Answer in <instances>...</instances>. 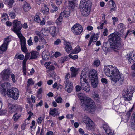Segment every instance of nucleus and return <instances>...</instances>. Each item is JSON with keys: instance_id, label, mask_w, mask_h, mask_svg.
<instances>
[{"instance_id": "nucleus-57", "label": "nucleus", "mask_w": 135, "mask_h": 135, "mask_svg": "<svg viewBox=\"0 0 135 135\" xmlns=\"http://www.w3.org/2000/svg\"><path fill=\"white\" fill-rule=\"evenodd\" d=\"M27 42L28 45L30 46L33 45V43L32 41L31 37H30L29 39L27 41Z\"/></svg>"}, {"instance_id": "nucleus-40", "label": "nucleus", "mask_w": 135, "mask_h": 135, "mask_svg": "<svg viewBox=\"0 0 135 135\" xmlns=\"http://www.w3.org/2000/svg\"><path fill=\"white\" fill-rule=\"evenodd\" d=\"M81 49L79 46H77L72 51V53L74 54H76L80 52Z\"/></svg>"}, {"instance_id": "nucleus-12", "label": "nucleus", "mask_w": 135, "mask_h": 135, "mask_svg": "<svg viewBox=\"0 0 135 135\" xmlns=\"http://www.w3.org/2000/svg\"><path fill=\"white\" fill-rule=\"evenodd\" d=\"M10 72L8 69H4L1 73V75L3 79L6 80L9 77Z\"/></svg>"}, {"instance_id": "nucleus-35", "label": "nucleus", "mask_w": 135, "mask_h": 135, "mask_svg": "<svg viewBox=\"0 0 135 135\" xmlns=\"http://www.w3.org/2000/svg\"><path fill=\"white\" fill-rule=\"evenodd\" d=\"M58 113L57 110L56 108H54V109H50L49 114L55 117L56 116Z\"/></svg>"}, {"instance_id": "nucleus-18", "label": "nucleus", "mask_w": 135, "mask_h": 135, "mask_svg": "<svg viewBox=\"0 0 135 135\" xmlns=\"http://www.w3.org/2000/svg\"><path fill=\"white\" fill-rule=\"evenodd\" d=\"M133 109V107H132L131 109L127 112L126 114L122 117V119L125 122H127L129 120Z\"/></svg>"}, {"instance_id": "nucleus-28", "label": "nucleus", "mask_w": 135, "mask_h": 135, "mask_svg": "<svg viewBox=\"0 0 135 135\" xmlns=\"http://www.w3.org/2000/svg\"><path fill=\"white\" fill-rule=\"evenodd\" d=\"M80 80L81 85L82 87H83V86L89 84L87 81L86 78L80 77Z\"/></svg>"}, {"instance_id": "nucleus-37", "label": "nucleus", "mask_w": 135, "mask_h": 135, "mask_svg": "<svg viewBox=\"0 0 135 135\" xmlns=\"http://www.w3.org/2000/svg\"><path fill=\"white\" fill-rule=\"evenodd\" d=\"M83 122L86 124H88L91 121V120L87 116L84 117L82 119Z\"/></svg>"}, {"instance_id": "nucleus-39", "label": "nucleus", "mask_w": 135, "mask_h": 135, "mask_svg": "<svg viewBox=\"0 0 135 135\" xmlns=\"http://www.w3.org/2000/svg\"><path fill=\"white\" fill-rule=\"evenodd\" d=\"M21 117V115L18 113L15 114L13 117V118L15 121H17Z\"/></svg>"}, {"instance_id": "nucleus-60", "label": "nucleus", "mask_w": 135, "mask_h": 135, "mask_svg": "<svg viewBox=\"0 0 135 135\" xmlns=\"http://www.w3.org/2000/svg\"><path fill=\"white\" fill-rule=\"evenodd\" d=\"M100 62L99 60H96L95 61L94 63V65L97 67L99 66L100 65Z\"/></svg>"}, {"instance_id": "nucleus-59", "label": "nucleus", "mask_w": 135, "mask_h": 135, "mask_svg": "<svg viewBox=\"0 0 135 135\" xmlns=\"http://www.w3.org/2000/svg\"><path fill=\"white\" fill-rule=\"evenodd\" d=\"M61 55V54L59 52H56L55 53L54 56L55 57L57 58Z\"/></svg>"}, {"instance_id": "nucleus-49", "label": "nucleus", "mask_w": 135, "mask_h": 135, "mask_svg": "<svg viewBox=\"0 0 135 135\" xmlns=\"http://www.w3.org/2000/svg\"><path fill=\"white\" fill-rule=\"evenodd\" d=\"M92 36H93V42H96L99 37L98 34L97 33L95 34V33H93L91 37Z\"/></svg>"}, {"instance_id": "nucleus-26", "label": "nucleus", "mask_w": 135, "mask_h": 135, "mask_svg": "<svg viewBox=\"0 0 135 135\" xmlns=\"http://www.w3.org/2000/svg\"><path fill=\"white\" fill-rule=\"evenodd\" d=\"M49 28L50 31V32L51 36L53 37L55 36L56 35V27L52 26Z\"/></svg>"}, {"instance_id": "nucleus-46", "label": "nucleus", "mask_w": 135, "mask_h": 135, "mask_svg": "<svg viewBox=\"0 0 135 135\" xmlns=\"http://www.w3.org/2000/svg\"><path fill=\"white\" fill-rule=\"evenodd\" d=\"M62 17L60 15L59 17L57 19L56 23L58 25H60L61 24V23L62 22Z\"/></svg>"}, {"instance_id": "nucleus-33", "label": "nucleus", "mask_w": 135, "mask_h": 135, "mask_svg": "<svg viewBox=\"0 0 135 135\" xmlns=\"http://www.w3.org/2000/svg\"><path fill=\"white\" fill-rule=\"evenodd\" d=\"M31 58L32 59H35L38 57L39 55V53L36 51H32L31 52Z\"/></svg>"}, {"instance_id": "nucleus-7", "label": "nucleus", "mask_w": 135, "mask_h": 135, "mask_svg": "<svg viewBox=\"0 0 135 135\" xmlns=\"http://www.w3.org/2000/svg\"><path fill=\"white\" fill-rule=\"evenodd\" d=\"M7 95L14 100H17L19 97V91L17 89L12 88L7 90Z\"/></svg>"}, {"instance_id": "nucleus-13", "label": "nucleus", "mask_w": 135, "mask_h": 135, "mask_svg": "<svg viewBox=\"0 0 135 135\" xmlns=\"http://www.w3.org/2000/svg\"><path fill=\"white\" fill-rule=\"evenodd\" d=\"M65 89L68 93H70L72 91L73 87L72 83L70 81H66L65 83Z\"/></svg>"}, {"instance_id": "nucleus-23", "label": "nucleus", "mask_w": 135, "mask_h": 135, "mask_svg": "<svg viewBox=\"0 0 135 135\" xmlns=\"http://www.w3.org/2000/svg\"><path fill=\"white\" fill-rule=\"evenodd\" d=\"M40 11L44 15H47L49 14V9L46 4L42 7Z\"/></svg>"}, {"instance_id": "nucleus-8", "label": "nucleus", "mask_w": 135, "mask_h": 135, "mask_svg": "<svg viewBox=\"0 0 135 135\" xmlns=\"http://www.w3.org/2000/svg\"><path fill=\"white\" fill-rule=\"evenodd\" d=\"M71 30L74 34L79 35L83 31L82 27L79 24H76L72 27Z\"/></svg>"}, {"instance_id": "nucleus-43", "label": "nucleus", "mask_w": 135, "mask_h": 135, "mask_svg": "<svg viewBox=\"0 0 135 135\" xmlns=\"http://www.w3.org/2000/svg\"><path fill=\"white\" fill-rule=\"evenodd\" d=\"M8 15L6 13H3L1 16V19L2 20H7L8 19Z\"/></svg>"}, {"instance_id": "nucleus-10", "label": "nucleus", "mask_w": 135, "mask_h": 135, "mask_svg": "<svg viewBox=\"0 0 135 135\" xmlns=\"http://www.w3.org/2000/svg\"><path fill=\"white\" fill-rule=\"evenodd\" d=\"M82 14L85 16H87L90 12L91 6H84L80 7Z\"/></svg>"}, {"instance_id": "nucleus-1", "label": "nucleus", "mask_w": 135, "mask_h": 135, "mask_svg": "<svg viewBox=\"0 0 135 135\" xmlns=\"http://www.w3.org/2000/svg\"><path fill=\"white\" fill-rule=\"evenodd\" d=\"M78 97L81 103L82 108L84 111L92 114L95 113L96 109V105L93 100L84 93H80Z\"/></svg>"}, {"instance_id": "nucleus-61", "label": "nucleus", "mask_w": 135, "mask_h": 135, "mask_svg": "<svg viewBox=\"0 0 135 135\" xmlns=\"http://www.w3.org/2000/svg\"><path fill=\"white\" fill-rule=\"evenodd\" d=\"M69 60V58L67 56H65L62 58V62L63 63L65 61L68 60Z\"/></svg>"}, {"instance_id": "nucleus-38", "label": "nucleus", "mask_w": 135, "mask_h": 135, "mask_svg": "<svg viewBox=\"0 0 135 135\" xmlns=\"http://www.w3.org/2000/svg\"><path fill=\"white\" fill-rule=\"evenodd\" d=\"M31 56L30 53H26L25 55V58L23 61L22 62L26 63V62L28 59H31Z\"/></svg>"}, {"instance_id": "nucleus-25", "label": "nucleus", "mask_w": 135, "mask_h": 135, "mask_svg": "<svg viewBox=\"0 0 135 135\" xmlns=\"http://www.w3.org/2000/svg\"><path fill=\"white\" fill-rule=\"evenodd\" d=\"M91 82L92 86L94 88H96L98 84V78L91 79Z\"/></svg>"}, {"instance_id": "nucleus-19", "label": "nucleus", "mask_w": 135, "mask_h": 135, "mask_svg": "<svg viewBox=\"0 0 135 135\" xmlns=\"http://www.w3.org/2000/svg\"><path fill=\"white\" fill-rule=\"evenodd\" d=\"M88 76L91 79L98 78L97 71L94 69H91L89 72Z\"/></svg>"}, {"instance_id": "nucleus-22", "label": "nucleus", "mask_w": 135, "mask_h": 135, "mask_svg": "<svg viewBox=\"0 0 135 135\" xmlns=\"http://www.w3.org/2000/svg\"><path fill=\"white\" fill-rule=\"evenodd\" d=\"M91 6L89 0H81L80 3V7L88 6Z\"/></svg>"}, {"instance_id": "nucleus-42", "label": "nucleus", "mask_w": 135, "mask_h": 135, "mask_svg": "<svg viewBox=\"0 0 135 135\" xmlns=\"http://www.w3.org/2000/svg\"><path fill=\"white\" fill-rule=\"evenodd\" d=\"M83 90H84L86 92H89L90 89V85L89 84L87 85L86 86H83V87H82Z\"/></svg>"}, {"instance_id": "nucleus-48", "label": "nucleus", "mask_w": 135, "mask_h": 135, "mask_svg": "<svg viewBox=\"0 0 135 135\" xmlns=\"http://www.w3.org/2000/svg\"><path fill=\"white\" fill-rule=\"evenodd\" d=\"M51 6L53 8V9H51L50 10V12L52 13H54V12L57 11L58 10V7L54 6L53 3H52L51 4Z\"/></svg>"}, {"instance_id": "nucleus-27", "label": "nucleus", "mask_w": 135, "mask_h": 135, "mask_svg": "<svg viewBox=\"0 0 135 135\" xmlns=\"http://www.w3.org/2000/svg\"><path fill=\"white\" fill-rule=\"evenodd\" d=\"M70 14V10L69 8L68 9H66L63 12L61 13L60 15L62 17H68Z\"/></svg>"}, {"instance_id": "nucleus-4", "label": "nucleus", "mask_w": 135, "mask_h": 135, "mask_svg": "<svg viewBox=\"0 0 135 135\" xmlns=\"http://www.w3.org/2000/svg\"><path fill=\"white\" fill-rule=\"evenodd\" d=\"M9 111L10 112L8 114H7V111L4 110L0 111V115H8L11 114L13 112L16 111L21 112L22 111V108L17 105L10 104L9 105Z\"/></svg>"}, {"instance_id": "nucleus-14", "label": "nucleus", "mask_w": 135, "mask_h": 135, "mask_svg": "<svg viewBox=\"0 0 135 135\" xmlns=\"http://www.w3.org/2000/svg\"><path fill=\"white\" fill-rule=\"evenodd\" d=\"M10 84L8 82H6L2 83V82H0V91L3 93L6 91V89L9 86Z\"/></svg>"}, {"instance_id": "nucleus-6", "label": "nucleus", "mask_w": 135, "mask_h": 135, "mask_svg": "<svg viewBox=\"0 0 135 135\" xmlns=\"http://www.w3.org/2000/svg\"><path fill=\"white\" fill-rule=\"evenodd\" d=\"M135 91V87L130 86L123 93L125 100L130 101L131 99L133 93Z\"/></svg>"}, {"instance_id": "nucleus-32", "label": "nucleus", "mask_w": 135, "mask_h": 135, "mask_svg": "<svg viewBox=\"0 0 135 135\" xmlns=\"http://www.w3.org/2000/svg\"><path fill=\"white\" fill-rule=\"evenodd\" d=\"M14 2V0H6L4 3L7 4L9 8H11Z\"/></svg>"}, {"instance_id": "nucleus-34", "label": "nucleus", "mask_w": 135, "mask_h": 135, "mask_svg": "<svg viewBox=\"0 0 135 135\" xmlns=\"http://www.w3.org/2000/svg\"><path fill=\"white\" fill-rule=\"evenodd\" d=\"M49 28L45 27L42 28L41 31V33L44 35H46L47 33H50Z\"/></svg>"}, {"instance_id": "nucleus-64", "label": "nucleus", "mask_w": 135, "mask_h": 135, "mask_svg": "<svg viewBox=\"0 0 135 135\" xmlns=\"http://www.w3.org/2000/svg\"><path fill=\"white\" fill-rule=\"evenodd\" d=\"M11 78H12V81L13 82H15L16 81V80L15 78V75L13 74H11L10 75Z\"/></svg>"}, {"instance_id": "nucleus-53", "label": "nucleus", "mask_w": 135, "mask_h": 135, "mask_svg": "<svg viewBox=\"0 0 135 135\" xmlns=\"http://www.w3.org/2000/svg\"><path fill=\"white\" fill-rule=\"evenodd\" d=\"M57 86H58V88L59 87L61 88H62V86L60 84H57L56 82L52 86V87L54 88H56Z\"/></svg>"}, {"instance_id": "nucleus-55", "label": "nucleus", "mask_w": 135, "mask_h": 135, "mask_svg": "<svg viewBox=\"0 0 135 135\" xmlns=\"http://www.w3.org/2000/svg\"><path fill=\"white\" fill-rule=\"evenodd\" d=\"M61 43V40L59 39H57L56 41H55L54 42V44L55 45H59Z\"/></svg>"}, {"instance_id": "nucleus-20", "label": "nucleus", "mask_w": 135, "mask_h": 135, "mask_svg": "<svg viewBox=\"0 0 135 135\" xmlns=\"http://www.w3.org/2000/svg\"><path fill=\"white\" fill-rule=\"evenodd\" d=\"M89 69L88 68L83 69L81 74L80 77L86 78L89 76Z\"/></svg>"}, {"instance_id": "nucleus-3", "label": "nucleus", "mask_w": 135, "mask_h": 135, "mask_svg": "<svg viewBox=\"0 0 135 135\" xmlns=\"http://www.w3.org/2000/svg\"><path fill=\"white\" fill-rule=\"evenodd\" d=\"M119 35L117 32H115L108 36L109 41L112 43V47L115 49H118L121 46L120 38Z\"/></svg>"}, {"instance_id": "nucleus-52", "label": "nucleus", "mask_w": 135, "mask_h": 135, "mask_svg": "<svg viewBox=\"0 0 135 135\" xmlns=\"http://www.w3.org/2000/svg\"><path fill=\"white\" fill-rule=\"evenodd\" d=\"M56 101L58 103H61L62 102V99L61 97H59L57 98Z\"/></svg>"}, {"instance_id": "nucleus-54", "label": "nucleus", "mask_w": 135, "mask_h": 135, "mask_svg": "<svg viewBox=\"0 0 135 135\" xmlns=\"http://www.w3.org/2000/svg\"><path fill=\"white\" fill-rule=\"evenodd\" d=\"M69 56L70 58H71L74 60L77 59L78 57V56L77 55H75L74 56H72L71 54H70L69 55Z\"/></svg>"}, {"instance_id": "nucleus-16", "label": "nucleus", "mask_w": 135, "mask_h": 135, "mask_svg": "<svg viewBox=\"0 0 135 135\" xmlns=\"http://www.w3.org/2000/svg\"><path fill=\"white\" fill-rule=\"evenodd\" d=\"M68 2L69 8L72 9L74 8L75 6L78 5L77 0H68Z\"/></svg>"}, {"instance_id": "nucleus-58", "label": "nucleus", "mask_w": 135, "mask_h": 135, "mask_svg": "<svg viewBox=\"0 0 135 135\" xmlns=\"http://www.w3.org/2000/svg\"><path fill=\"white\" fill-rule=\"evenodd\" d=\"M131 119L132 120V123L135 122V112L132 114Z\"/></svg>"}, {"instance_id": "nucleus-50", "label": "nucleus", "mask_w": 135, "mask_h": 135, "mask_svg": "<svg viewBox=\"0 0 135 135\" xmlns=\"http://www.w3.org/2000/svg\"><path fill=\"white\" fill-rule=\"evenodd\" d=\"M34 84V81L31 78L28 79L27 81V85L29 86L30 85H32Z\"/></svg>"}, {"instance_id": "nucleus-11", "label": "nucleus", "mask_w": 135, "mask_h": 135, "mask_svg": "<svg viewBox=\"0 0 135 135\" xmlns=\"http://www.w3.org/2000/svg\"><path fill=\"white\" fill-rule=\"evenodd\" d=\"M21 42V45L22 51L23 52L26 53L27 51V49L26 46V39L23 36L18 37Z\"/></svg>"}, {"instance_id": "nucleus-9", "label": "nucleus", "mask_w": 135, "mask_h": 135, "mask_svg": "<svg viewBox=\"0 0 135 135\" xmlns=\"http://www.w3.org/2000/svg\"><path fill=\"white\" fill-rule=\"evenodd\" d=\"M101 128L104 129L108 135H114L110 128L106 123L104 122L103 123L101 126Z\"/></svg>"}, {"instance_id": "nucleus-56", "label": "nucleus", "mask_w": 135, "mask_h": 135, "mask_svg": "<svg viewBox=\"0 0 135 135\" xmlns=\"http://www.w3.org/2000/svg\"><path fill=\"white\" fill-rule=\"evenodd\" d=\"M108 34V30L107 28H105L104 31L103 32V35L104 36H107Z\"/></svg>"}, {"instance_id": "nucleus-36", "label": "nucleus", "mask_w": 135, "mask_h": 135, "mask_svg": "<svg viewBox=\"0 0 135 135\" xmlns=\"http://www.w3.org/2000/svg\"><path fill=\"white\" fill-rule=\"evenodd\" d=\"M8 46L7 45L3 43L0 47V52H3L6 51Z\"/></svg>"}, {"instance_id": "nucleus-31", "label": "nucleus", "mask_w": 135, "mask_h": 135, "mask_svg": "<svg viewBox=\"0 0 135 135\" xmlns=\"http://www.w3.org/2000/svg\"><path fill=\"white\" fill-rule=\"evenodd\" d=\"M23 8L25 12H27L31 9L30 4L27 2H25L23 6Z\"/></svg>"}, {"instance_id": "nucleus-15", "label": "nucleus", "mask_w": 135, "mask_h": 135, "mask_svg": "<svg viewBox=\"0 0 135 135\" xmlns=\"http://www.w3.org/2000/svg\"><path fill=\"white\" fill-rule=\"evenodd\" d=\"M64 45L65 46V49L66 52L68 53H69L72 50V47L71 45L70 42L65 40Z\"/></svg>"}, {"instance_id": "nucleus-30", "label": "nucleus", "mask_w": 135, "mask_h": 135, "mask_svg": "<svg viewBox=\"0 0 135 135\" xmlns=\"http://www.w3.org/2000/svg\"><path fill=\"white\" fill-rule=\"evenodd\" d=\"M50 54L49 52L47 51H44L42 54V57L44 60H47L49 57Z\"/></svg>"}, {"instance_id": "nucleus-62", "label": "nucleus", "mask_w": 135, "mask_h": 135, "mask_svg": "<svg viewBox=\"0 0 135 135\" xmlns=\"http://www.w3.org/2000/svg\"><path fill=\"white\" fill-rule=\"evenodd\" d=\"M9 16L11 18L13 19L15 18V15L14 12H11L9 14Z\"/></svg>"}, {"instance_id": "nucleus-51", "label": "nucleus", "mask_w": 135, "mask_h": 135, "mask_svg": "<svg viewBox=\"0 0 135 135\" xmlns=\"http://www.w3.org/2000/svg\"><path fill=\"white\" fill-rule=\"evenodd\" d=\"M26 63L22 62L23 71L24 74L26 75Z\"/></svg>"}, {"instance_id": "nucleus-5", "label": "nucleus", "mask_w": 135, "mask_h": 135, "mask_svg": "<svg viewBox=\"0 0 135 135\" xmlns=\"http://www.w3.org/2000/svg\"><path fill=\"white\" fill-rule=\"evenodd\" d=\"M21 23L20 21L17 20H15L13 22V27L12 30L17 34L18 37L23 36L20 31L22 28Z\"/></svg>"}, {"instance_id": "nucleus-2", "label": "nucleus", "mask_w": 135, "mask_h": 135, "mask_svg": "<svg viewBox=\"0 0 135 135\" xmlns=\"http://www.w3.org/2000/svg\"><path fill=\"white\" fill-rule=\"evenodd\" d=\"M104 72L106 76L110 77V79L113 82L116 83L124 80L122 74L116 67L112 65L105 66Z\"/></svg>"}, {"instance_id": "nucleus-21", "label": "nucleus", "mask_w": 135, "mask_h": 135, "mask_svg": "<svg viewBox=\"0 0 135 135\" xmlns=\"http://www.w3.org/2000/svg\"><path fill=\"white\" fill-rule=\"evenodd\" d=\"M86 128L89 130H93L95 127L94 122L91 120L86 125Z\"/></svg>"}, {"instance_id": "nucleus-45", "label": "nucleus", "mask_w": 135, "mask_h": 135, "mask_svg": "<svg viewBox=\"0 0 135 135\" xmlns=\"http://www.w3.org/2000/svg\"><path fill=\"white\" fill-rule=\"evenodd\" d=\"M131 56H133V57H134L133 59L130 58L129 57H128V58H127V59L128 60V61L129 63H133L135 61V56H134V54H132Z\"/></svg>"}, {"instance_id": "nucleus-24", "label": "nucleus", "mask_w": 135, "mask_h": 135, "mask_svg": "<svg viewBox=\"0 0 135 135\" xmlns=\"http://www.w3.org/2000/svg\"><path fill=\"white\" fill-rule=\"evenodd\" d=\"M45 66L46 68L50 71H52L55 69V67L53 65L52 63L50 62H46L45 64Z\"/></svg>"}, {"instance_id": "nucleus-63", "label": "nucleus", "mask_w": 135, "mask_h": 135, "mask_svg": "<svg viewBox=\"0 0 135 135\" xmlns=\"http://www.w3.org/2000/svg\"><path fill=\"white\" fill-rule=\"evenodd\" d=\"M22 28V27L24 29H27L28 27V26L27 23H25L21 25Z\"/></svg>"}, {"instance_id": "nucleus-47", "label": "nucleus", "mask_w": 135, "mask_h": 135, "mask_svg": "<svg viewBox=\"0 0 135 135\" xmlns=\"http://www.w3.org/2000/svg\"><path fill=\"white\" fill-rule=\"evenodd\" d=\"M15 58L16 59L22 60L24 59V56L23 54H16L15 56Z\"/></svg>"}, {"instance_id": "nucleus-29", "label": "nucleus", "mask_w": 135, "mask_h": 135, "mask_svg": "<svg viewBox=\"0 0 135 135\" xmlns=\"http://www.w3.org/2000/svg\"><path fill=\"white\" fill-rule=\"evenodd\" d=\"M71 76L72 77H75L78 74V69L75 68L74 67H71L70 68Z\"/></svg>"}, {"instance_id": "nucleus-41", "label": "nucleus", "mask_w": 135, "mask_h": 135, "mask_svg": "<svg viewBox=\"0 0 135 135\" xmlns=\"http://www.w3.org/2000/svg\"><path fill=\"white\" fill-rule=\"evenodd\" d=\"M110 2H111V7H112L111 8V11H113L116 10L117 9V8L116 7V5L114 1L113 0H110Z\"/></svg>"}, {"instance_id": "nucleus-17", "label": "nucleus", "mask_w": 135, "mask_h": 135, "mask_svg": "<svg viewBox=\"0 0 135 135\" xmlns=\"http://www.w3.org/2000/svg\"><path fill=\"white\" fill-rule=\"evenodd\" d=\"M34 20L36 22L40 23L41 25H44L45 23V20L44 18L41 21L40 17L39 15L36 14L34 16Z\"/></svg>"}, {"instance_id": "nucleus-44", "label": "nucleus", "mask_w": 135, "mask_h": 135, "mask_svg": "<svg viewBox=\"0 0 135 135\" xmlns=\"http://www.w3.org/2000/svg\"><path fill=\"white\" fill-rule=\"evenodd\" d=\"M11 40V37L9 36H8L7 38H5L3 43L7 45V46H8V45Z\"/></svg>"}]
</instances>
